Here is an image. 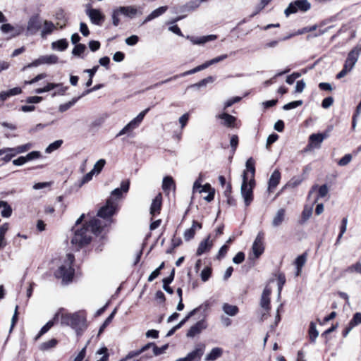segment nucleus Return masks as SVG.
I'll use <instances>...</instances> for the list:
<instances>
[{"label": "nucleus", "instance_id": "obj_1", "mask_svg": "<svg viewBox=\"0 0 361 361\" xmlns=\"http://www.w3.org/2000/svg\"><path fill=\"white\" fill-rule=\"evenodd\" d=\"M118 206L111 200H107L105 205L102 207L97 212V217L90 220V226L94 235H99L105 228L113 223L112 216L118 210Z\"/></svg>", "mask_w": 361, "mask_h": 361}, {"label": "nucleus", "instance_id": "obj_2", "mask_svg": "<svg viewBox=\"0 0 361 361\" xmlns=\"http://www.w3.org/2000/svg\"><path fill=\"white\" fill-rule=\"evenodd\" d=\"M55 319H59L61 326H70L77 335H80L86 329V315L82 311L70 313L63 308H60L55 314Z\"/></svg>", "mask_w": 361, "mask_h": 361}, {"label": "nucleus", "instance_id": "obj_3", "mask_svg": "<svg viewBox=\"0 0 361 361\" xmlns=\"http://www.w3.org/2000/svg\"><path fill=\"white\" fill-rule=\"evenodd\" d=\"M84 217L85 214H82L76 221L75 226L73 228L74 235L71 239V243L75 245L77 249L89 244L92 238L91 235L92 233L94 234L91 226H90V221L82 226H80Z\"/></svg>", "mask_w": 361, "mask_h": 361}, {"label": "nucleus", "instance_id": "obj_4", "mask_svg": "<svg viewBox=\"0 0 361 361\" xmlns=\"http://www.w3.org/2000/svg\"><path fill=\"white\" fill-rule=\"evenodd\" d=\"M74 255L71 253L66 255L63 263L55 271L54 275L56 278L61 279L64 283H68L72 281L75 270L72 267L74 262Z\"/></svg>", "mask_w": 361, "mask_h": 361}, {"label": "nucleus", "instance_id": "obj_5", "mask_svg": "<svg viewBox=\"0 0 361 361\" xmlns=\"http://www.w3.org/2000/svg\"><path fill=\"white\" fill-rule=\"evenodd\" d=\"M255 186V180L251 182L249 180L248 173H244L243 175V183L241 185V195L244 199L246 207L249 206L253 200L252 190Z\"/></svg>", "mask_w": 361, "mask_h": 361}, {"label": "nucleus", "instance_id": "obj_6", "mask_svg": "<svg viewBox=\"0 0 361 361\" xmlns=\"http://www.w3.org/2000/svg\"><path fill=\"white\" fill-rule=\"evenodd\" d=\"M311 8V4L307 0H296L289 4L285 9L284 13L286 17L298 11L306 12Z\"/></svg>", "mask_w": 361, "mask_h": 361}, {"label": "nucleus", "instance_id": "obj_7", "mask_svg": "<svg viewBox=\"0 0 361 361\" xmlns=\"http://www.w3.org/2000/svg\"><path fill=\"white\" fill-rule=\"evenodd\" d=\"M149 111V108H147L141 111L135 118L130 121L119 133L116 135V137H120L125 134H129L135 128H137L144 119L146 114Z\"/></svg>", "mask_w": 361, "mask_h": 361}, {"label": "nucleus", "instance_id": "obj_8", "mask_svg": "<svg viewBox=\"0 0 361 361\" xmlns=\"http://www.w3.org/2000/svg\"><path fill=\"white\" fill-rule=\"evenodd\" d=\"M130 187L128 180H123L121 183V187L114 189L111 192V196L107 200H111L115 204L118 206V201L123 198V194L128 192Z\"/></svg>", "mask_w": 361, "mask_h": 361}, {"label": "nucleus", "instance_id": "obj_9", "mask_svg": "<svg viewBox=\"0 0 361 361\" xmlns=\"http://www.w3.org/2000/svg\"><path fill=\"white\" fill-rule=\"evenodd\" d=\"M329 137V133L324 132L322 133H314L309 137V143L307 145L306 150H312L314 148H319L324 139Z\"/></svg>", "mask_w": 361, "mask_h": 361}, {"label": "nucleus", "instance_id": "obj_10", "mask_svg": "<svg viewBox=\"0 0 361 361\" xmlns=\"http://www.w3.org/2000/svg\"><path fill=\"white\" fill-rule=\"evenodd\" d=\"M361 54V47H355L348 54L343 67L351 71Z\"/></svg>", "mask_w": 361, "mask_h": 361}, {"label": "nucleus", "instance_id": "obj_11", "mask_svg": "<svg viewBox=\"0 0 361 361\" xmlns=\"http://www.w3.org/2000/svg\"><path fill=\"white\" fill-rule=\"evenodd\" d=\"M41 27V20L38 14L32 16L27 22V35H32L37 33V32Z\"/></svg>", "mask_w": 361, "mask_h": 361}, {"label": "nucleus", "instance_id": "obj_12", "mask_svg": "<svg viewBox=\"0 0 361 361\" xmlns=\"http://www.w3.org/2000/svg\"><path fill=\"white\" fill-rule=\"evenodd\" d=\"M206 316L204 314L203 318L192 325L188 331L186 336L190 338H193L195 336L200 334L202 330L207 328V323L206 322Z\"/></svg>", "mask_w": 361, "mask_h": 361}, {"label": "nucleus", "instance_id": "obj_13", "mask_svg": "<svg viewBox=\"0 0 361 361\" xmlns=\"http://www.w3.org/2000/svg\"><path fill=\"white\" fill-rule=\"evenodd\" d=\"M204 352V346L199 345L190 352L185 357H180L176 361H200Z\"/></svg>", "mask_w": 361, "mask_h": 361}, {"label": "nucleus", "instance_id": "obj_14", "mask_svg": "<svg viewBox=\"0 0 361 361\" xmlns=\"http://www.w3.org/2000/svg\"><path fill=\"white\" fill-rule=\"evenodd\" d=\"M86 14L90 18L91 22L97 25H102L105 18L104 15L99 9L90 7H87Z\"/></svg>", "mask_w": 361, "mask_h": 361}, {"label": "nucleus", "instance_id": "obj_15", "mask_svg": "<svg viewBox=\"0 0 361 361\" xmlns=\"http://www.w3.org/2000/svg\"><path fill=\"white\" fill-rule=\"evenodd\" d=\"M263 240L264 233L262 232H259L257 234L252 247L253 254L256 259L258 258L264 252V247Z\"/></svg>", "mask_w": 361, "mask_h": 361}, {"label": "nucleus", "instance_id": "obj_16", "mask_svg": "<svg viewBox=\"0 0 361 361\" xmlns=\"http://www.w3.org/2000/svg\"><path fill=\"white\" fill-rule=\"evenodd\" d=\"M186 38L189 39L193 44L202 45L205 43L214 41L217 39V36L215 35H209L206 36L195 37V36H187Z\"/></svg>", "mask_w": 361, "mask_h": 361}, {"label": "nucleus", "instance_id": "obj_17", "mask_svg": "<svg viewBox=\"0 0 361 361\" xmlns=\"http://www.w3.org/2000/svg\"><path fill=\"white\" fill-rule=\"evenodd\" d=\"M271 293V289L269 286H266L262 292L261 300H260V306L264 310L268 312L270 310V295Z\"/></svg>", "mask_w": 361, "mask_h": 361}, {"label": "nucleus", "instance_id": "obj_18", "mask_svg": "<svg viewBox=\"0 0 361 361\" xmlns=\"http://www.w3.org/2000/svg\"><path fill=\"white\" fill-rule=\"evenodd\" d=\"M118 8L121 15L130 18H133L137 14L141 15L142 13L141 11H139L134 6H120Z\"/></svg>", "mask_w": 361, "mask_h": 361}, {"label": "nucleus", "instance_id": "obj_19", "mask_svg": "<svg viewBox=\"0 0 361 361\" xmlns=\"http://www.w3.org/2000/svg\"><path fill=\"white\" fill-rule=\"evenodd\" d=\"M23 30H24V28L23 26L13 27V25H11V24H8V23L3 24L1 26V30L2 31V32H4V33L11 32L12 37H16V36L20 35L23 32Z\"/></svg>", "mask_w": 361, "mask_h": 361}, {"label": "nucleus", "instance_id": "obj_20", "mask_svg": "<svg viewBox=\"0 0 361 361\" xmlns=\"http://www.w3.org/2000/svg\"><path fill=\"white\" fill-rule=\"evenodd\" d=\"M162 197L161 193H159L152 200L150 207V214L152 216L159 214L161 207Z\"/></svg>", "mask_w": 361, "mask_h": 361}, {"label": "nucleus", "instance_id": "obj_21", "mask_svg": "<svg viewBox=\"0 0 361 361\" xmlns=\"http://www.w3.org/2000/svg\"><path fill=\"white\" fill-rule=\"evenodd\" d=\"M217 118L222 120V124L226 127L232 128L235 126L236 118L227 113H222L216 116Z\"/></svg>", "mask_w": 361, "mask_h": 361}, {"label": "nucleus", "instance_id": "obj_22", "mask_svg": "<svg viewBox=\"0 0 361 361\" xmlns=\"http://www.w3.org/2000/svg\"><path fill=\"white\" fill-rule=\"evenodd\" d=\"M213 245L212 240H210V235H208L206 239L200 242L197 250V255L200 256L204 252L209 251Z\"/></svg>", "mask_w": 361, "mask_h": 361}, {"label": "nucleus", "instance_id": "obj_23", "mask_svg": "<svg viewBox=\"0 0 361 361\" xmlns=\"http://www.w3.org/2000/svg\"><path fill=\"white\" fill-rule=\"evenodd\" d=\"M201 228L202 224L196 221H193L192 226L190 228L185 230L184 232L183 235L185 240L188 241L192 239L195 236L196 231L200 230Z\"/></svg>", "mask_w": 361, "mask_h": 361}, {"label": "nucleus", "instance_id": "obj_24", "mask_svg": "<svg viewBox=\"0 0 361 361\" xmlns=\"http://www.w3.org/2000/svg\"><path fill=\"white\" fill-rule=\"evenodd\" d=\"M168 9V6H164L159 7L158 8L154 10L150 14H149L144 21L142 22V24H145L149 21L152 20L153 19L159 17L162 14H164Z\"/></svg>", "mask_w": 361, "mask_h": 361}, {"label": "nucleus", "instance_id": "obj_25", "mask_svg": "<svg viewBox=\"0 0 361 361\" xmlns=\"http://www.w3.org/2000/svg\"><path fill=\"white\" fill-rule=\"evenodd\" d=\"M21 92L22 89L18 87H13L6 91H2L0 92V100L4 102L9 97L20 94Z\"/></svg>", "mask_w": 361, "mask_h": 361}, {"label": "nucleus", "instance_id": "obj_26", "mask_svg": "<svg viewBox=\"0 0 361 361\" xmlns=\"http://www.w3.org/2000/svg\"><path fill=\"white\" fill-rule=\"evenodd\" d=\"M281 180V173L279 170H275L269 180V190L271 192L278 185Z\"/></svg>", "mask_w": 361, "mask_h": 361}, {"label": "nucleus", "instance_id": "obj_27", "mask_svg": "<svg viewBox=\"0 0 361 361\" xmlns=\"http://www.w3.org/2000/svg\"><path fill=\"white\" fill-rule=\"evenodd\" d=\"M195 73V71H194V68L191 69V70H189V71H187L185 72H183L180 74H178V75H173L171 78H169L164 80H162V81H160L156 84H154V85L152 86V87H159L160 85H163V84H165V83H167L170 81H172V80H176L177 78H180V77H185L186 75H192V74H194Z\"/></svg>", "mask_w": 361, "mask_h": 361}, {"label": "nucleus", "instance_id": "obj_28", "mask_svg": "<svg viewBox=\"0 0 361 361\" xmlns=\"http://www.w3.org/2000/svg\"><path fill=\"white\" fill-rule=\"evenodd\" d=\"M307 261V254L303 253L301 255H299L295 260V265L296 266V272L295 276H298L300 275L302 271V268L305 265Z\"/></svg>", "mask_w": 361, "mask_h": 361}, {"label": "nucleus", "instance_id": "obj_29", "mask_svg": "<svg viewBox=\"0 0 361 361\" xmlns=\"http://www.w3.org/2000/svg\"><path fill=\"white\" fill-rule=\"evenodd\" d=\"M286 210L283 208L279 209L272 220L274 227L279 226L285 219Z\"/></svg>", "mask_w": 361, "mask_h": 361}, {"label": "nucleus", "instance_id": "obj_30", "mask_svg": "<svg viewBox=\"0 0 361 361\" xmlns=\"http://www.w3.org/2000/svg\"><path fill=\"white\" fill-rule=\"evenodd\" d=\"M55 29L56 26L52 22L44 20L43 28L41 31V37L42 38L47 37V36L51 34Z\"/></svg>", "mask_w": 361, "mask_h": 361}, {"label": "nucleus", "instance_id": "obj_31", "mask_svg": "<svg viewBox=\"0 0 361 361\" xmlns=\"http://www.w3.org/2000/svg\"><path fill=\"white\" fill-rule=\"evenodd\" d=\"M313 211V204L311 206L305 205L301 214L300 224L303 225L311 217Z\"/></svg>", "mask_w": 361, "mask_h": 361}, {"label": "nucleus", "instance_id": "obj_32", "mask_svg": "<svg viewBox=\"0 0 361 361\" xmlns=\"http://www.w3.org/2000/svg\"><path fill=\"white\" fill-rule=\"evenodd\" d=\"M246 169L247 171H245L243 173H247L249 180H251V182H253L255 180L254 176H255V161L252 158H250L246 161Z\"/></svg>", "mask_w": 361, "mask_h": 361}, {"label": "nucleus", "instance_id": "obj_33", "mask_svg": "<svg viewBox=\"0 0 361 361\" xmlns=\"http://www.w3.org/2000/svg\"><path fill=\"white\" fill-rule=\"evenodd\" d=\"M51 49L60 51H65L68 47V42L66 39H61L51 43Z\"/></svg>", "mask_w": 361, "mask_h": 361}, {"label": "nucleus", "instance_id": "obj_34", "mask_svg": "<svg viewBox=\"0 0 361 361\" xmlns=\"http://www.w3.org/2000/svg\"><path fill=\"white\" fill-rule=\"evenodd\" d=\"M223 354V349L219 347H216L212 349L209 353H208L205 357L206 361H214L217 358L220 357Z\"/></svg>", "mask_w": 361, "mask_h": 361}, {"label": "nucleus", "instance_id": "obj_35", "mask_svg": "<svg viewBox=\"0 0 361 361\" xmlns=\"http://www.w3.org/2000/svg\"><path fill=\"white\" fill-rule=\"evenodd\" d=\"M9 228L8 224L5 223L0 226V250L5 247L6 245V240L5 239V235Z\"/></svg>", "mask_w": 361, "mask_h": 361}, {"label": "nucleus", "instance_id": "obj_36", "mask_svg": "<svg viewBox=\"0 0 361 361\" xmlns=\"http://www.w3.org/2000/svg\"><path fill=\"white\" fill-rule=\"evenodd\" d=\"M57 322H59V319H55L54 315L52 319L49 320L45 325L42 327L38 335L36 336V339L39 338L41 336L47 333Z\"/></svg>", "mask_w": 361, "mask_h": 361}, {"label": "nucleus", "instance_id": "obj_37", "mask_svg": "<svg viewBox=\"0 0 361 361\" xmlns=\"http://www.w3.org/2000/svg\"><path fill=\"white\" fill-rule=\"evenodd\" d=\"M222 309L224 312L231 317L236 315L238 312V308L235 305H232L228 303H224L223 305Z\"/></svg>", "mask_w": 361, "mask_h": 361}, {"label": "nucleus", "instance_id": "obj_38", "mask_svg": "<svg viewBox=\"0 0 361 361\" xmlns=\"http://www.w3.org/2000/svg\"><path fill=\"white\" fill-rule=\"evenodd\" d=\"M42 64H56L59 62V58L55 54L41 56Z\"/></svg>", "mask_w": 361, "mask_h": 361}, {"label": "nucleus", "instance_id": "obj_39", "mask_svg": "<svg viewBox=\"0 0 361 361\" xmlns=\"http://www.w3.org/2000/svg\"><path fill=\"white\" fill-rule=\"evenodd\" d=\"M1 214L3 217L8 218L11 215L12 209L10 205L4 201H0Z\"/></svg>", "mask_w": 361, "mask_h": 361}, {"label": "nucleus", "instance_id": "obj_40", "mask_svg": "<svg viewBox=\"0 0 361 361\" xmlns=\"http://www.w3.org/2000/svg\"><path fill=\"white\" fill-rule=\"evenodd\" d=\"M80 99V97H73L71 101H69L65 104H61L59 106V111L60 112L66 111L70 108H71Z\"/></svg>", "mask_w": 361, "mask_h": 361}, {"label": "nucleus", "instance_id": "obj_41", "mask_svg": "<svg viewBox=\"0 0 361 361\" xmlns=\"http://www.w3.org/2000/svg\"><path fill=\"white\" fill-rule=\"evenodd\" d=\"M175 187V183L171 176H166L163 179L162 188L164 191L169 190Z\"/></svg>", "mask_w": 361, "mask_h": 361}, {"label": "nucleus", "instance_id": "obj_42", "mask_svg": "<svg viewBox=\"0 0 361 361\" xmlns=\"http://www.w3.org/2000/svg\"><path fill=\"white\" fill-rule=\"evenodd\" d=\"M318 335L319 332L316 329L315 324L314 322H311L309 328V336L310 341L312 343H314Z\"/></svg>", "mask_w": 361, "mask_h": 361}, {"label": "nucleus", "instance_id": "obj_43", "mask_svg": "<svg viewBox=\"0 0 361 361\" xmlns=\"http://www.w3.org/2000/svg\"><path fill=\"white\" fill-rule=\"evenodd\" d=\"M209 308V304L206 302L202 305H200L199 307L193 309L192 311H190L187 315L190 318L193 315H195L197 312L200 311H202L204 312H206Z\"/></svg>", "mask_w": 361, "mask_h": 361}, {"label": "nucleus", "instance_id": "obj_44", "mask_svg": "<svg viewBox=\"0 0 361 361\" xmlns=\"http://www.w3.org/2000/svg\"><path fill=\"white\" fill-rule=\"evenodd\" d=\"M58 343V341L55 338H52L47 342H44L40 345L41 350H48L52 348H54Z\"/></svg>", "mask_w": 361, "mask_h": 361}, {"label": "nucleus", "instance_id": "obj_45", "mask_svg": "<svg viewBox=\"0 0 361 361\" xmlns=\"http://www.w3.org/2000/svg\"><path fill=\"white\" fill-rule=\"evenodd\" d=\"M32 147V145L31 143H27V144H25L23 145L18 146L14 148H11L8 150L9 151H15V154H17L23 153V152L28 151L30 149H31Z\"/></svg>", "mask_w": 361, "mask_h": 361}, {"label": "nucleus", "instance_id": "obj_46", "mask_svg": "<svg viewBox=\"0 0 361 361\" xmlns=\"http://www.w3.org/2000/svg\"><path fill=\"white\" fill-rule=\"evenodd\" d=\"M63 144L62 140H58L55 142L51 143L45 149V152L47 154H50L53 152L54 151L58 149L61 145Z\"/></svg>", "mask_w": 361, "mask_h": 361}, {"label": "nucleus", "instance_id": "obj_47", "mask_svg": "<svg viewBox=\"0 0 361 361\" xmlns=\"http://www.w3.org/2000/svg\"><path fill=\"white\" fill-rule=\"evenodd\" d=\"M86 50V46L83 44H78L75 46L72 51V54L74 56H77L79 57L83 58V56H81L82 53Z\"/></svg>", "mask_w": 361, "mask_h": 361}, {"label": "nucleus", "instance_id": "obj_48", "mask_svg": "<svg viewBox=\"0 0 361 361\" xmlns=\"http://www.w3.org/2000/svg\"><path fill=\"white\" fill-rule=\"evenodd\" d=\"M231 185L230 184H228L226 189L224 192L225 195L227 197V203L230 206H235L236 204L235 200L231 196Z\"/></svg>", "mask_w": 361, "mask_h": 361}, {"label": "nucleus", "instance_id": "obj_49", "mask_svg": "<svg viewBox=\"0 0 361 361\" xmlns=\"http://www.w3.org/2000/svg\"><path fill=\"white\" fill-rule=\"evenodd\" d=\"M200 6V4L198 0L190 1L184 6V10L187 11H192L197 9Z\"/></svg>", "mask_w": 361, "mask_h": 361}, {"label": "nucleus", "instance_id": "obj_50", "mask_svg": "<svg viewBox=\"0 0 361 361\" xmlns=\"http://www.w3.org/2000/svg\"><path fill=\"white\" fill-rule=\"evenodd\" d=\"M329 192L328 187L326 185H322L318 188V195L317 197L314 200L313 204L316 203L319 198L324 197L327 195Z\"/></svg>", "mask_w": 361, "mask_h": 361}, {"label": "nucleus", "instance_id": "obj_51", "mask_svg": "<svg viewBox=\"0 0 361 361\" xmlns=\"http://www.w3.org/2000/svg\"><path fill=\"white\" fill-rule=\"evenodd\" d=\"M345 272L350 273V274L356 272V273H358V274H361V263L360 262H356L355 264H352V265L348 267L345 269Z\"/></svg>", "mask_w": 361, "mask_h": 361}, {"label": "nucleus", "instance_id": "obj_52", "mask_svg": "<svg viewBox=\"0 0 361 361\" xmlns=\"http://www.w3.org/2000/svg\"><path fill=\"white\" fill-rule=\"evenodd\" d=\"M105 164L106 161L104 159H99L95 163L92 171H94V173H99L102 169L104 168Z\"/></svg>", "mask_w": 361, "mask_h": 361}, {"label": "nucleus", "instance_id": "obj_53", "mask_svg": "<svg viewBox=\"0 0 361 361\" xmlns=\"http://www.w3.org/2000/svg\"><path fill=\"white\" fill-rule=\"evenodd\" d=\"M302 104V100H298V101H294V102H291L290 103H288L286 104H285L283 106V110H286V111H288V110H290V109H295L299 106H301Z\"/></svg>", "mask_w": 361, "mask_h": 361}, {"label": "nucleus", "instance_id": "obj_54", "mask_svg": "<svg viewBox=\"0 0 361 361\" xmlns=\"http://www.w3.org/2000/svg\"><path fill=\"white\" fill-rule=\"evenodd\" d=\"M228 58V55L227 54H222L221 56H219L217 57H215L211 60H209L207 61H206L207 64V66H210L213 64H215V63H217L220 61H224V59H227Z\"/></svg>", "mask_w": 361, "mask_h": 361}, {"label": "nucleus", "instance_id": "obj_55", "mask_svg": "<svg viewBox=\"0 0 361 361\" xmlns=\"http://www.w3.org/2000/svg\"><path fill=\"white\" fill-rule=\"evenodd\" d=\"M116 312V309H114V310L111 312V314L106 319L103 324L99 329V333L100 334L105 328L112 321L115 314Z\"/></svg>", "mask_w": 361, "mask_h": 361}, {"label": "nucleus", "instance_id": "obj_56", "mask_svg": "<svg viewBox=\"0 0 361 361\" xmlns=\"http://www.w3.org/2000/svg\"><path fill=\"white\" fill-rule=\"evenodd\" d=\"M121 13L118 11V8L114 9L112 13V23L114 26H118L120 23Z\"/></svg>", "mask_w": 361, "mask_h": 361}, {"label": "nucleus", "instance_id": "obj_57", "mask_svg": "<svg viewBox=\"0 0 361 361\" xmlns=\"http://www.w3.org/2000/svg\"><path fill=\"white\" fill-rule=\"evenodd\" d=\"M97 354L102 355V357L97 361H108L109 360V353L108 349L106 347H102L97 351Z\"/></svg>", "mask_w": 361, "mask_h": 361}, {"label": "nucleus", "instance_id": "obj_58", "mask_svg": "<svg viewBox=\"0 0 361 361\" xmlns=\"http://www.w3.org/2000/svg\"><path fill=\"white\" fill-rule=\"evenodd\" d=\"M272 0H260V4L256 7L255 12L251 15L252 17L260 12Z\"/></svg>", "mask_w": 361, "mask_h": 361}, {"label": "nucleus", "instance_id": "obj_59", "mask_svg": "<svg viewBox=\"0 0 361 361\" xmlns=\"http://www.w3.org/2000/svg\"><path fill=\"white\" fill-rule=\"evenodd\" d=\"M351 160L352 155L347 154L338 161V164L341 166H344L348 165L351 161Z\"/></svg>", "mask_w": 361, "mask_h": 361}, {"label": "nucleus", "instance_id": "obj_60", "mask_svg": "<svg viewBox=\"0 0 361 361\" xmlns=\"http://www.w3.org/2000/svg\"><path fill=\"white\" fill-rule=\"evenodd\" d=\"M40 65H42V61L41 56H39L38 59L34 60L32 63H28L27 65L25 66L22 71H25L27 68H32V67H37Z\"/></svg>", "mask_w": 361, "mask_h": 361}, {"label": "nucleus", "instance_id": "obj_61", "mask_svg": "<svg viewBox=\"0 0 361 361\" xmlns=\"http://www.w3.org/2000/svg\"><path fill=\"white\" fill-rule=\"evenodd\" d=\"M41 156V154L39 151H32L28 153L25 157L27 161L38 159Z\"/></svg>", "mask_w": 361, "mask_h": 361}, {"label": "nucleus", "instance_id": "obj_62", "mask_svg": "<svg viewBox=\"0 0 361 361\" xmlns=\"http://www.w3.org/2000/svg\"><path fill=\"white\" fill-rule=\"evenodd\" d=\"M211 274H212V270L210 268H209V267L204 268L202 271V273H201L202 280L204 282L207 281L209 279Z\"/></svg>", "mask_w": 361, "mask_h": 361}, {"label": "nucleus", "instance_id": "obj_63", "mask_svg": "<svg viewBox=\"0 0 361 361\" xmlns=\"http://www.w3.org/2000/svg\"><path fill=\"white\" fill-rule=\"evenodd\" d=\"M125 41L128 46H134L138 42L139 37L137 35H131L126 38Z\"/></svg>", "mask_w": 361, "mask_h": 361}, {"label": "nucleus", "instance_id": "obj_64", "mask_svg": "<svg viewBox=\"0 0 361 361\" xmlns=\"http://www.w3.org/2000/svg\"><path fill=\"white\" fill-rule=\"evenodd\" d=\"M350 322L351 323L352 326H354L361 324V313H355Z\"/></svg>", "mask_w": 361, "mask_h": 361}]
</instances>
